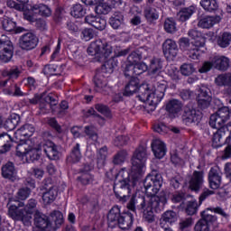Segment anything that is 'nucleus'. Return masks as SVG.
<instances>
[{
    "label": "nucleus",
    "mask_w": 231,
    "mask_h": 231,
    "mask_svg": "<svg viewBox=\"0 0 231 231\" xmlns=\"http://www.w3.org/2000/svg\"><path fill=\"white\" fill-rule=\"evenodd\" d=\"M162 174L157 171H152L144 181L143 187L148 197L144 196H133L126 205L127 210H131L134 214H136L137 210H143V217L147 223H154V210L155 212H162L167 205V195L165 192H160L162 189Z\"/></svg>",
    "instance_id": "1"
},
{
    "label": "nucleus",
    "mask_w": 231,
    "mask_h": 231,
    "mask_svg": "<svg viewBox=\"0 0 231 231\" xmlns=\"http://www.w3.org/2000/svg\"><path fill=\"white\" fill-rule=\"evenodd\" d=\"M88 53L92 57H96L98 62H104L101 67V71L103 73L111 74L115 71V68L118 66V61L115 60V58L109 59L111 53H113V47L106 42H102V40L92 42L88 48Z\"/></svg>",
    "instance_id": "2"
},
{
    "label": "nucleus",
    "mask_w": 231,
    "mask_h": 231,
    "mask_svg": "<svg viewBox=\"0 0 231 231\" xmlns=\"http://www.w3.org/2000/svg\"><path fill=\"white\" fill-rule=\"evenodd\" d=\"M141 177L132 173L131 179L127 171H120L116 177L114 184V192L120 203H125L129 199L131 194V187H136V183L140 181Z\"/></svg>",
    "instance_id": "3"
},
{
    "label": "nucleus",
    "mask_w": 231,
    "mask_h": 231,
    "mask_svg": "<svg viewBox=\"0 0 231 231\" xmlns=\"http://www.w3.org/2000/svg\"><path fill=\"white\" fill-rule=\"evenodd\" d=\"M34 226L40 230H57L60 228L64 223V217L60 211H53L50 214V217L39 210H36L33 216Z\"/></svg>",
    "instance_id": "4"
},
{
    "label": "nucleus",
    "mask_w": 231,
    "mask_h": 231,
    "mask_svg": "<svg viewBox=\"0 0 231 231\" xmlns=\"http://www.w3.org/2000/svg\"><path fill=\"white\" fill-rule=\"evenodd\" d=\"M134 214L133 211L129 210L120 213V208L118 207H114L110 209L107 215V221L109 225H118L119 228L122 230H129L133 226L134 221Z\"/></svg>",
    "instance_id": "5"
},
{
    "label": "nucleus",
    "mask_w": 231,
    "mask_h": 231,
    "mask_svg": "<svg viewBox=\"0 0 231 231\" xmlns=\"http://www.w3.org/2000/svg\"><path fill=\"white\" fill-rule=\"evenodd\" d=\"M145 162H147V150L143 146H139L134 152L132 158V174L142 178Z\"/></svg>",
    "instance_id": "6"
},
{
    "label": "nucleus",
    "mask_w": 231,
    "mask_h": 231,
    "mask_svg": "<svg viewBox=\"0 0 231 231\" xmlns=\"http://www.w3.org/2000/svg\"><path fill=\"white\" fill-rule=\"evenodd\" d=\"M201 118H203V114L195 107L194 104L189 103L183 107L181 121L185 125H198Z\"/></svg>",
    "instance_id": "7"
},
{
    "label": "nucleus",
    "mask_w": 231,
    "mask_h": 231,
    "mask_svg": "<svg viewBox=\"0 0 231 231\" xmlns=\"http://www.w3.org/2000/svg\"><path fill=\"white\" fill-rule=\"evenodd\" d=\"M24 202H18V205H11L8 208V216L14 221H23V223H28V221L32 220V216L25 213Z\"/></svg>",
    "instance_id": "8"
},
{
    "label": "nucleus",
    "mask_w": 231,
    "mask_h": 231,
    "mask_svg": "<svg viewBox=\"0 0 231 231\" xmlns=\"http://www.w3.org/2000/svg\"><path fill=\"white\" fill-rule=\"evenodd\" d=\"M14 57V44L6 35L0 38V60L2 62H10Z\"/></svg>",
    "instance_id": "9"
},
{
    "label": "nucleus",
    "mask_w": 231,
    "mask_h": 231,
    "mask_svg": "<svg viewBox=\"0 0 231 231\" xmlns=\"http://www.w3.org/2000/svg\"><path fill=\"white\" fill-rule=\"evenodd\" d=\"M37 44H39V39L32 32L23 33L19 39V47L25 51L35 50Z\"/></svg>",
    "instance_id": "10"
},
{
    "label": "nucleus",
    "mask_w": 231,
    "mask_h": 231,
    "mask_svg": "<svg viewBox=\"0 0 231 231\" xmlns=\"http://www.w3.org/2000/svg\"><path fill=\"white\" fill-rule=\"evenodd\" d=\"M48 183H51V179L48 178L44 180V189L46 191L42 194V201L45 205H51L57 199L59 189H57V186L51 185L48 187Z\"/></svg>",
    "instance_id": "11"
},
{
    "label": "nucleus",
    "mask_w": 231,
    "mask_h": 231,
    "mask_svg": "<svg viewBox=\"0 0 231 231\" xmlns=\"http://www.w3.org/2000/svg\"><path fill=\"white\" fill-rule=\"evenodd\" d=\"M205 183V171H194L191 178L189 181L190 190L194 192H199L203 189Z\"/></svg>",
    "instance_id": "12"
},
{
    "label": "nucleus",
    "mask_w": 231,
    "mask_h": 231,
    "mask_svg": "<svg viewBox=\"0 0 231 231\" xmlns=\"http://www.w3.org/2000/svg\"><path fill=\"white\" fill-rule=\"evenodd\" d=\"M154 98H158V95H155V92L151 90L149 85H144L141 88V93L139 95V100L148 104V106H156L160 102H154Z\"/></svg>",
    "instance_id": "13"
},
{
    "label": "nucleus",
    "mask_w": 231,
    "mask_h": 231,
    "mask_svg": "<svg viewBox=\"0 0 231 231\" xmlns=\"http://www.w3.org/2000/svg\"><path fill=\"white\" fill-rule=\"evenodd\" d=\"M230 140L231 134L225 128H220L213 134L212 146L217 149V147H222L223 143H230Z\"/></svg>",
    "instance_id": "14"
},
{
    "label": "nucleus",
    "mask_w": 231,
    "mask_h": 231,
    "mask_svg": "<svg viewBox=\"0 0 231 231\" xmlns=\"http://www.w3.org/2000/svg\"><path fill=\"white\" fill-rule=\"evenodd\" d=\"M226 123V120L221 118L220 116H217L216 114H213L210 116L209 118V125L213 129H217L219 131V129H224V131H226L227 134H231V122Z\"/></svg>",
    "instance_id": "15"
},
{
    "label": "nucleus",
    "mask_w": 231,
    "mask_h": 231,
    "mask_svg": "<svg viewBox=\"0 0 231 231\" xmlns=\"http://www.w3.org/2000/svg\"><path fill=\"white\" fill-rule=\"evenodd\" d=\"M219 23H221V16L207 15L199 20L198 27L203 30H210V28H214L215 24H219Z\"/></svg>",
    "instance_id": "16"
},
{
    "label": "nucleus",
    "mask_w": 231,
    "mask_h": 231,
    "mask_svg": "<svg viewBox=\"0 0 231 231\" xmlns=\"http://www.w3.org/2000/svg\"><path fill=\"white\" fill-rule=\"evenodd\" d=\"M0 129H6V131H14L21 122V116L17 114H12L5 122H3V116H0Z\"/></svg>",
    "instance_id": "17"
},
{
    "label": "nucleus",
    "mask_w": 231,
    "mask_h": 231,
    "mask_svg": "<svg viewBox=\"0 0 231 231\" xmlns=\"http://www.w3.org/2000/svg\"><path fill=\"white\" fill-rule=\"evenodd\" d=\"M154 90L153 93L157 95V97L154 98L153 102H162L163 97H165V91L167 89V81L162 79H156L155 84L153 86Z\"/></svg>",
    "instance_id": "18"
},
{
    "label": "nucleus",
    "mask_w": 231,
    "mask_h": 231,
    "mask_svg": "<svg viewBox=\"0 0 231 231\" xmlns=\"http://www.w3.org/2000/svg\"><path fill=\"white\" fill-rule=\"evenodd\" d=\"M85 23L90 26H93V28H96V30H99L100 32H102V30H106V26L107 24L106 19L95 16L93 14L87 15L85 17Z\"/></svg>",
    "instance_id": "19"
},
{
    "label": "nucleus",
    "mask_w": 231,
    "mask_h": 231,
    "mask_svg": "<svg viewBox=\"0 0 231 231\" xmlns=\"http://www.w3.org/2000/svg\"><path fill=\"white\" fill-rule=\"evenodd\" d=\"M162 51L165 57L174 59L178 55V45L176 42L168 39L162 44Z\"/></svg>",
    "instance_id": "20"
},
{
    "label": "nucleus",
    "mask_w": 231,
    "mask_h": 231,
    "mask_svg": "<svg viewBox=\"0 0 231 231\" xmlns=\"http://www.w3.org/2000/svg\"><path fill=\"white\" fill-rule=\"evenodd\" d=\"M189 37L192 39L194 42H192L193 46L195 48H203L205 46V42H207V40L205 36H203V33L199 32L198 29H191L188 32Z\"/></svg>",
    "instance_id": "21"
},
{
    "label": "nucleus",
    "mask_w": 231,
    "mask_h": 231,
    "mask_svg": "<svg viewBox=\"0 0 231 231\" xmlns=\"http://www.w3.org/2000/svg\"><path fill=\"white\" fill-rule=\"evenodd\" d=\"M2 176L10 181H15L18 180L17 170H15L14 162H7L2 167Z\"/></svg>",
    "instance_id": "22"
},
{
    "label": "nucleus",
    "mask_w": 231,
    "mask_h": 231,
    "mask_svg": "<svg viewBox=\"0 0 231 231\" xmlns=\"http://www.w3.org/2000/svg\"><path fill=\"white\" fill-rule=\"evenodd\" d=\"M214 68L218 71H226L230 68V59L226 56L217 55L212 58Z\"/></svg>",
    "instance_id": "23"
},
{
    "label": "nucleus",
    "mask_w": 231,
    "mask_h": 231,
    "mask_svg": "<svg viewBox=\"0 0 231 231\" xmlns=\"http://www.w3.org/2000/svg\"><path fill=\"white\" fill-rule=\"evenodd\" d=\"M42 149L49 160H59L60 153L57 149V145H55L53 142H46L42 144Z\"/></svg>",
    "instance_id": "24"
},
{
    "label": "nucleus",
    "mask_w": 231,
    "mask_h": 231,
    "mask_svg": "<svg viewBox=\"0 0 231 231\" xmlns=\"http://www.w3.org/2000/svg\"><path fill=\"white\" fill-rule=\"evenodd\" d=\"M142 88H143V86L140 87V80L137 78H131L125 87L124 96L131 97L132 95H134L138 89L142 91Z\"/></svg>",
    "instance_id": "25"
},
{
    "label": "nucleus",
    "mask_w": 231,
    "mask_h": 231,
    "mask_svg": "<svg viewBox=\"0 0 231 231\" xmlns=\"http://www.w3.org/2000/svg\"><path fill=\"white\" fill-rule=\"evenodd\" d=\"M208 183L209 187L213 190H217L221 187V176L219 175V171L217 168H211L208 172Z\"/></svg>",
    "instance_id": "26"
},
{
    "label": "nucleus",
    "mask_w": 231,
    "mask_h": 231,
    "mask_svg": "<svg viewBox=\"0 0 231 231\" xmlns=\"http://www.w3.org/2000/svg\"><path fill=\"white\" fill-rule=\"evenodd\" d=\"M152 151L155 158H158V160H162V158H163L167 153L165 143L160 139H156L152 143Z\"/></svg>",
    "instance_id": "27"
},
{
    "label": "nucleus",
    "mask_w": 231,
    "mask_h": 231,
    "mask_svg": "<svg viewBox=\"0 0 231 231\" xmlns=\"http://www.w3.org/2000/svg\"><path fill=\"white\" fill-rule=\"evenodd\" d=\"M13 144L14 140H12V136L8 133L0 134V154L8 152Z\"/></svg>",
    "instance_id": "28"
},
{
    "label": "nucleus",
    "mask_w": 231,
    "mask_h": 231,
    "mask_svg": "<svg viewBox=\"0 0 231 231\" xmlns=\"http://www.w3.org/2000/svg\"><path fill=\"white\" fill-rule=\"evenodd\" d=\"M2 26L5 32H14L16 33H23V32H26L24 27H16L17 23L12 21V19L8 16H5L2 20Z\"/></svg>",
    "instance_id": "29"
},
{
    "label": "nucleus",
    "mask_w": 231,
    "mask_h": 231,
    "mask_svg": "<svg viewBox=\"0 0 231 231\" xmlns=\"http://www.w3.org/2000/svg\"><path fill=\"white\" fill-rule=\"evenodd\" d=\"M94 84H95V90L97 93H103L106 95L109 92V87L107 86V81L102 77L100 74H96L94 77Z\"/></svg>",
    "instance_id": "30"
},
{
    "label": "nucleus",
    "mask_w": 231,
    "mask_h": 231,
    "mask_svg": "<svg viewBox=\"0 0 231 231\" xmlns=\"http://www.w3.org/2000/svg\"><path fill=\"white\" fill-rule=\"evenodd\" d=\"M178 221V215L173 210H168L164 212L160 219V226L162 228L165 227V223H170V225H172V223H176Z\"/></svg>",
    "instance_id": "31"
},
{
    "label": "nucleus",
    "mask_w": 231,
    "mask_h": 231,
    "mask_svg": "<svg viewBox=\"0 0 231 231\" xmlns=\"http://www.w3.org/2000/svg\"><path fill=\"white\" fill-rule=\"evenodd\" d=\"M162 68V60L160 58H152L150 60V73L151 75H155V79H162V76H160Z\"/></svg>",
    "instance_id": "32"
},
{
    "label": "nucleus",
    "mask_w": 231,
    "mask_h": 231,
    "mask_svg": "<svg viewBox=\"0 0 231 231\" xmlns=\"http://www.w3.org/2000/svg\"><path fill=\"white\" fill-rule=\"evenodd\" d=\"M182 108L183 105L178 99H171L166 105V111L170 113V115H173L174 116L180 113Z\"/></svg>",
    "instance_id": "33"
},
{
    "label": "nucleus",
    "mask_w": 231,
    "mask_h": 231,
    "mask_svg": "<svg viewBox=\"0 0 231 231\" xmlns=\"http://www.w3.org/2000/svg\"><path fill=\"white\" fill-rule=\"evenodd\" d=\"M199 5L205 12H208L209 14H214L219 9L217 0H200Z\"/></svg>",
    "instance_id": "34"
},
{
    "label": "nucleus",
    "mask_w": 231,
    "mask_h": 231,
    "mask_svg": "<svg viewBox=\"0 0 231 231\" xmlns=\"http://www.w3.org/2000/svg\"><path fill=\"white\" fill-rule=\"evenodd\" d=\"M195 12L196 8L194 6L184 7L177 14L178 20L180 21V23H185L192 17Z\"/></svg>",
    "instance_id": "35"
},
{
    "label": "nucleus",
    "mask_w": 231,
    "mask_h": 231,
    "mask_svg": "<svg viewBox=\"0 0 231 231\" xmlns=\"http://www.w3.org/2000/svg\"><path fill=\"white\" fill-rule=\"evenodd\" d=\"M32 12H33V14L42 15V17H50V15H51V8L44 4L32 5Z\"/></svg>",
    "instance_id": "36"
},
{
    "label": "nucleus",
    "mask_w": 231,
    "mask_h": 231,
    "mask_svg": "<svg viewBox=\"0 0 231 231\" xmlns=\"http://www.w3.org/2000/svg\"><path fill=\"white\" fill-rule=\"evenodd\" d=\"M109 23L114 30H118L124 24V14L122 12H115L109 19Z\"/></svg>",
    "instance_id": "37"
},
{
    "label": "nucleus",
    "mask_w": 231,
    "mask_h": 231,
    "mask_svg": "<svg viewBox=\"0 0 231 231\" xmlns=\"http://www.w3.org/2000/svg\"><path fill=\"white\" fill-rule=\"evenodd\" d=\"M33 133H35V127L33 125L27 124L18 129L15 134L23 136V138H30V136H33Z\"/></svg>",
    "instance_id": "38"
},
{
    "label": "nucleus",
    "mask_w": 231,
    "mask_h": 231,
    "mask_svg": "<svg viewBox=\"0 0 231 231\" xmlns=\"http://www.w3.org/2000/svg\"><path fill=\"white\" fill-rule=\"evenodd\" d=\"M81 158L82 152H80V144L76 143V145L72 147L70 155L68 157V162H70L71 163H78V162H80Z\"/></svg>",
    "instance_id": "39"
},
{
    "label": "nucleus",
    "mask_w": 231,
    "mask_h": 231,
    "mask_svg": "<svg viewBox=\"0 0 231 231\" xmlns=\"http://www.w3.org/2000/svg\"><path fill=\"white\" fill-rule=\"evenodd\" d=\"M217 86H231V73L220 74L215 79Z\"/></svg>",
    "instance_id": "40"
},
{
    "label": "nucleus",
    "mask_w": 231,
    "mask_h": 231,
    "mask_svg": "<svg viewBox=\"0 0 231 231\" xmlns=\"http://www.w3.org/2000/svg\"><path fill=\"white\" fill-rule=\"evenodd\" d=\"M85 14L86 9L84 8V6H82V5L76 4L71 7L70 15H72V17H75L76 19H80V17H84Z\"/></svg>",
    "instance_id": "41"
},
{
    "label": "nucleus",
    "mask_w": 231,
    "mask_h": 231,
    "mask_svg": "<svg viewBox=\"0 0 231 231\" xmlns=\"http://www.w3.org/2000/svg\"><path fill=\"white\" fill-rule=\"evenodd\" d=\"M231 42V33L223 32L217 37V44L220 48H228Z\"/></svg>",
    "instance_id": "42"
},
{
    "label": "nucleus",
    "mask_w": 231,
    "mask_h": 231,
    "mask_svg": "<svg viewBox=\"0 0 231 231\" xmlns=\"http://www.w3.org/2000/svg\"><path fill=\"white\" fill-rule=\"evenodd\" d=\"M197 102L199 109H208V107H210V102H212V96H198Z\"/></svg>",
    "instance_id": "43"
},
{
    "label": "nucleus",
    "mask_w": 231,
    "mask_h": 231,
    "mask_svg": "<svg viewBox=\"0 0 231 231\" xmlns=\"http://www.w3.org/2000/svg\"><path fill=\"white\" fill-rule=\"evenodd\" d=\"M39 149L31 146L29 151L26 152L25 158L27 162H37L41 158V154L39 153Z\"/></svg>",
    "instance_id": "44"
},
{
    "label": "nucleus",
    "mask_w": 231,
    "mask_h": 231,
    "mask_svg": "<svg viewBox=\"0 0 231 231\" xmlns=\"http://www.w3.org/2000/svg\"><path fill=\"white\" fill-rule=\"evenodd\" d=\"M144 16L147 21H156L160 17L158 11L154 7H146L144 9Z\"/></svg>",
    "instance_id": "45"
},
{
    "label": "nucleus",
    "mask_w": 231,
    "mask_h": 231,
    "mask_svg": "<svg viewBox=\"0 0 231 231\" xmlns=\"http://www.w3.org/2000/svg\"><path fill=\"white\" fill-rule=\"evenodd\" d=\"M125 158H127V151L121 150L114 155L112 162L114 165H122L125 162Z\"/></svg>",
    "instance_id": "46"
},
{
    "label": "nucleus",
    "mask_w": 231,
    "mask_h": 231,
    "mask_svg": "<svg viewBox=\"0 0 231 231\" xmlns=\"http://www.w3.org/2000/svg\"><path fill=\"white\" fill-rule=\"evenodd\" d=\"M209 212H212V208H208L201 212V220L206 221L207 223H216L217 221V217L211 215Z\"/></svg>",
    "instance_id": "47"
},
{
    "label": "nucleus",
    "mask_w": 231,
    "mask_h": 231,
    "mask_svg": "<svg viewBox=\"0 0 231 231\" xmlns=\"http://www.w3.org/2000/svg\"><path fill=\"white\" fill-rule=\"evenodd\" d=\"M35 208H37V200L34 199H30L23 206V210L27 216H32L35 212Z\"/></svg>",
    "instance_id": "48"
},
{
    "label": "nucleus",
    "mask_w": 231,
    "mask_h": 231,
    "mask_svg": "<svg viewBox=\"0 0 231 231\" xmlns=\"http://www.w3.org/2000/svg\"><path fill=\"white\" fill-rule=\"evenodd\" d=\"M180 71L184 77H190L196 71V69H194V65L191 63H184L180 66Z\"/></svg>",
    "instance_id": "49"
},
{
    "label": "nucleus",
    "mask_w": 231,
    "mask_h": 231,
    "mask_svg": "<svg viewBox=\"0 0 231 231\" xmlns=\"http://www.w3.org/2000/svg\"><path fill=\"white\" fill-rule=\"evenodd\" d=\"M95 109H97L98 113H101V115H104L106 118H113V114H111V109H109V106L102 104H97L95 106Z\"/></svg>",
    "instance_id": "50"
},
{
    "label": "nucleus",
    "mask_w": 231,
    "mask_h": 231,
    "mask_svg": "<svg viewBox=\"0 0 231 231\" xmlns=\"http://www.w3.org/2000/svg\"><path fill=\"white\" fill-rule=\"evenodd\" d=\"M95 12L98 15H107V14L111 12V5H107L106 3L99 4L96 6Z\"/></svg>",
    "instance_id": "51"
},
{
    "label": "nucleus",
    "mask_w": 231,
    "mask_h": 231,
    "mask_svg": "<svg viewBox=\"0 0 231 231\" xmlns=\"http://www.w3.org/2000/svg\"><path fill=\"white\" fill-rule=\"evenodd\" d=\"M30 194H32V189L30 188H21L16 193V198L17 199H21V201H24L30 198Z\"/></svg>",
    "instance_id": "52"
},
{
    "label": "nucleus",
    "mask_w": 231,
    "mask_h": 231,
    "mask_svg": "<svg viewBox=\"0 0 231 231\" xmlns=\"http://www.w3.org/2000/svg\"><path fill=\"white\" fill-rule=\"evenodd\" d=\"M85 134L88 136L90 140H93V142H97L98 140V134L97 133V128L95 126H86L85 127Z\"/></svg>",
    "instance_id": "53"
},
{
    "label": "nucleus",
    "mask_w": 231,
    "mask_h": 231,
    "mask_svg": "<svg viewBox=\"0 0 231 231\" xmlns=\"http://www.w3.org/2000/svg\"><path fill=\"white\" fill-rule=\"evenodd\" d=\"M215 115L227 122V120H230V108H228V106H223L219 108Z\"/></svg>",
    "instance_id": "54"
},
{
    "label": "nucleus",
    "mask_w": 231,
    "mask_h": 231,
    "mask_svg": "<svg viewBox=\"0 0 231 231\" xmlns=\"http://www.w3.org/2000/svg\"><path fill=\"white\" fill-rule=\"evenodd\" d=\"M164 30L167 33H174L176 32V22L172 19H166L164 22Z\"/></svg>",
    "instance_id": "55"
},
{
    "label": "nucleus",
    "mask_w": 231,
    "mask_h": 231,
    "mask_svg": "<svg viewBox=\"0 0 231 231\" xmlns=\"http://www.w3.org/2000/svg\"><path fill=\"white\" fill-rule=\"evenodd\" d=\"M31 147L32 146H30V144H28V143L18 144L16 146V152H17L18 156H25L26 157V153L28 152V151H30Z\"/></svg>",
    "instance_id": "56"
},
{
    "label": "nucleus",
    "mask_w": 231,
    "mask_h": 231,
    "mask_svg": "<svg viewBox=\"0 0 231 231\" xmlns=\"http://www.w3.org/2000/svg\"><path fill=\"white\" fill-rule=\"evenodd\" d=\"M213 194H216L214 190H210L208 188H204L199 198V205H201V203H203L205 199H208V198H210V196H213Z\"/></svg>",
    "instance_id": "57"
},
{
    "label": "nucleus",
    "mask_w": 231,
    "mask_h": 231,
    "mask_svg": "<svg viewBox=\"0 0 231 231\" xmlns=\"http://www.w3.org/2000/svg\"><path fill=\"white\" fill-rule=\"evenodd\" d=\"M167 73L171 78L172 80L178 82L180 80V76H178V68L174 65H170L167 67Z\"/></svg>",
    "instance_id": "58"
},
{
    "label": "nucleus",
    "mask_w": 231,
    "mask_h": 231,
    "mask_svg": "<svg viewBox=\"0 0 231 231\" xmlns=\"http://www.w3.org/2000/svg\"><path fill=\"white\" fill-rule=\"evenodd\" d=\"M198 212V202L197 201H189L186 207V214L188 216H194Z\"/></svg>",
    "instance_id": "59"
},
{
    "label": "nucleus",
    "mask_w": 231,
    "mask_h": 231,
    "mask_svg": "<svg viewBox=\"0 0 231 231\" xmlns=\"http://www.w3.org/2000/svg\"><path fill=\"white\" fill-rule=\"evenodd\" d=\"M129 136L127 135H119L116 137L114 143L116 147H124V145H127L129 143Z\"/></svg>",
    "instance_id": "60"
},
{
    "label": "nucleus",
    "mask_w": 231,
    "mask_h": 231,
    "mask_svg": "<svg viewBox=\"0 0 231 231\" xmlns=\"http://www.w3.org/2000/svg\"><path fill=\"white\" fill-rule=\"evenodd\" d=\"M142 60V56L141 54L137 52H132L128 57H127V63L128 64H133L136 65L139 64L140 61Z\"/></svg>",
    "instance_id": "61"
},
{
    "label": "nucleus",
    "mask_w": 231,
    "mask_h": 231,
    "mask_svg": "<svg viewBox=\"0 0 231 231\" xmlns=\"http://www.w3.org/2000/svg\"><path fill=\"white\" fill-rule=\"evenodd\" d=\"M153 131L159 133V134H167L169 133V127L163 123H156L153 125Z\"/></svg>",
    "instance_id": "62"
},
{
    "label": "nucleus",
    "mask_w": 231,
    "mask_h": 231,
    "mask_svg": "<svg viewBox=\"0 0 231 231\" xmlns=\"http://www.w3.org/2000/svg\"><path fill=\"white\" fill-rule=\"evenodd\" d=\"M195 231H210V226H208V223H207L205 220L199 219L195 226Z\"/></svg>",
    "instance_id": "63"
},
{
    "label": "nucleus",
    "mask_w": 231,
    "mask_h": 231,
    "mask_svg": "<svg viewBox=\"0 0 231 231\" xmlns=\"http://www.w3.org/2000/svg\"><path fill=\"white\" fill-rule=\"evenodd\" d=\"M144 71H147V66L145 63H136L134 65V77L142 75V73H144Z\"/></svg>",
    "instance_id": "64"
}]
</instances>
